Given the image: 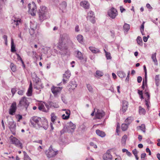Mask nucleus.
Returning a JSON list of instances; mask_svg holds the SVG:
<instances>
[{"label": "nucleus", "instance_id": "f257e3e1", "mask_svg": "<svg viewBox=\"0 0 160 160\" xmlns=\"http://www.w3.org/2000/svg\"><path fill=\"white\" fill-rule=\"evenodd\" d=\"M33 79V85L34 88L37 90H39L43 88L40 79L37 76L35 78Z\"/></svg>", "mask_w": 160, "mask_h": 160}, {"label": "nucleus", "instance_id": "f03ea898", "mask_svg": "<svg viewBox=\"0 0 160 160\" xmlns=\"http://www.w3.org/2000/svg\"><path fill=\"white\" fill-rule=\"evenodd\" d=\"M27 98L25 97H23L19 101L18 105V107H23L26 108V110L29 104V102L27 100Z\"/></svg>", "mask_w": 160, "mask_h": 160}, {"label": "nucleus", "instance_id": "7ed1b4c3", "mask_svg": "<svg viewBox=\"0 0 160 160\" xmlns=\"http://www.w3.org/2000/svg\"><path fill=\"white\" fill-rule=\"evenodd\" d=\"M59 39L66 42H67L71 45V46H73V43L70 40L68 35L66 33H63L61 35Z\"/></svg>", "mask_w": 160, "mask_h": 160}, {"label": "nucleus", "instance_id": "20e7f679", "mask_svg": "<svg viewBox=\"0 0 160 160\" xmlns=\"http://www.w3.org/2000/svg\"><path fill=\"white\" fill-rule=\"evenodd\" d=\"M40 118H41L38 117L37 116H33L31 118L30 120V122L32 126L36 128H38V124H39Z\"/></svg>", "mask_w": 160, "mask_h": 160}, {"label": "nucleus", "instance_id": "39448f33", "mask_svg": "<svg viewBox=\"0 0 160 160\" xmlns=\"http://www.w3.org/2000/svg\"><path fill=\"white\" fill-rule=\"evenodd\" d=\"M39 119L41 123L38 124V127H42L44 129L47 130L48 128V122L47 119L44 117H42Z\"/></svg>", "mask_w": 160, "mask_h": 160}, {"label": "nucleus", "instance_id": "423d86ee", "mask_svg": "<svg viewBox=\"0 0 160 160\" xmlns=\"http://www.w3.org/2000/svg\"><path fill=\"white\" fill-rule=\"evenodd\" d=\"M11 141L12 144H15L16 146H18L20 148H22V144L19 140L15 137L11 135L10 137Z\"/></svg>", "mask_w": 160, "mask_h": 160}, {"label": "nucleus", "instance_id": "0eeeda50", "mask_svg": "<svg viewBox=\"0 0 160 160\" xmlns=\"http://www.w3.org/2000/svg\"><path fill=\"white\" fill-rule=\"evenodd\" d=\"M58 153V151H54L52 148V145H51L48 149V151H46L45 153L48 158H51L55 156Z\"/></svg>", "mask_w": 160, "mask_h": 160}, {"label": "nucleus", "instance_id": "6e6552de", "mask_svg": "<svg viewBox=\"0 0 160 160\" xmlns=\"http://www.w3.org/2000/svg\"><path fill=\"white\" fill-rule=\"evenodd\" d=\"M108 15L112 19H114L118 15V12L116 9L112 8L108 12Z\"/></svg>", "mask_w": 160, "mask_h": 160}, {"label": "nucleus", "instance_id": "1a4fd4ad", "mask_svg": "<svg viewBox=\"0 0 160 160\" xmlns=\"http://www.w3.org/2000/svg\"><path fill=\"white\" fill-rule=\"evenodd\" d=\"M8 125L9 126V129L12 132V134L14 135H15V132L16 129V123L12 120L11 121L9 122Z\"/></svg>", "mask_w": 160, "mask_h": 160}, {"label": "nucleus", "instance_id": "9d476101", "mask_svg": "<svg viewBox=\"0 0 160 160\" xmlns=\"http://www.w3.org/2000/svg\"><path fill=\"white\" fill-rule=\"evenodd\" d=\"M97 112H95V117L96 118L101 119L105 115V113L102 110L100 111L98 109H97Z\"/></svg>", "mask_w": 160, "mask_h": 160}, {"label": "nucleus", "instance_id": "9b49d317", "mask_svg": "<svg viewBox=\"0 0 160 160\" xmlns=\"http://www.w3.org/2000/svg\"><path fill=\"white\" fill-rule=\"evenodd\" d=\"M71 76L70 71L67 70L66 71L65 73L63 74V82L64 84L66 83Z\"/></svg>", "mask_w": 160, "mask_h": 160}, {"label": "nucleus", "instance_id": "f8f14e48", "mask_svg": "<svg viewBox=\"0 0 160 160\" xmlns=\"http://www.w3.org/2000/svg\"><path fill=\"white\" fill-rule=\"evenodd\" d=\"M62 89V87H55L53 86L51 88V91L52 93L55 95L58 94Z\"/></svg>", "mask_w": 160, "mask_h": 160}, {"label": "nucleus", "instance_id": "ddd939ff", "mask_svg": "<svg viewBox=\"0 0 160 160\" xmlns=\"http://www.w3.org/2000/svg\"><path fill=\"white\" fill-rule=\"evenodd\" d=\"M66 42L59 39L58 43V48L61 50H62L63 49H66Z\"/></svg>", "mask_w": 160, "mask_h": 160}, {"label": "nucleus", "instance_id": "4468645a", "mask_svg": "<svg viewBox=\"0 0 160 160\" xmlns=\"http://www.w3.org/2000/svg\"><path fill=\"white\" fill-rule=\"evenodd\" d=\"M108 150L106 153H104L103 156V159L104 160H112V155L108 152Z\"/></svg>", "mask_w": 160, "mask_h": 160}, {"label": "nucleus", "instance_id": "2eb2a0df", "mask_svg": "<svg viewBox=\"0 0 160 160\" xmlns=\"http://www.w3.org/2000/svg\"><path fill=\"white\" fill-rule=\"evenodd\" d=\"M69 83L67 86L69 89L73 90L77 87V85L76 83V82L75 81H71Z\"/></svg>", "mask_w": 160, "mask_h": 160}, {"label": "nucleus", "instance_id": "dca6fc26", "mask_svg": "<svg viewBox=\"0 0 160 160\" xmlns=\"http://www.w3.org/2000/svg\"><path fill=\"white\" fill-rule=\"evenodd\" d=\"M80 5L85 9H88L89 8V4L88 2L86 1L81 2L80 3Z\"/></svg>", "mask_w": 160, "mask_h": 160}, {"label": "nucleus", "instance_id": "f3484780", "mask_svg": "<svg viewBox=\"0 0 160 160\" xmlns=\"http://www.w3.org/2000/svg\"><path fill=\"white\" fill-rule=\"evenodd\" d=\"M128 102L126 101L122 102V110L123 113L126 112L128 108Z\"/></svg>", "mask_w": 160, "mask_h": 160}, {"label": "nucleus", "instance_id": "a211bd4d", "mask_svg": "<svg viewBox=\"0 0 160 160\" xmlns=\"http://www.w3.org/2000/svg\"><path fill=\"white\" fill-rule=\"evenodd\" d=\"M38 13H40L41 14L44 13L48 14V9L47 7L44 6H41Z\"/></svg>", "mask_w": 160, "mask_h": 160}, {"label": "nucleus", "instance_id": "6ab92c4d", "mask_svg": "<svg viewBox=\"0 0 160 160\" xmlns=\"http://www.w3.org/2000/svg\"><path fill=\"white\" fill-rule=\"evenodd\" d=\"M38 14L39 17V20L41 22H42L44 19H45L47 18V14L44 13H38Z\"/></svg>", "mask_w": 160, "mask_h": 160}, {"label": "nucleus", "instance_id": "aec40b11", "mask_svg": "<svg viewBox=\"0 0 160 160\" xmlns=\"http://www.w3.org/2000/svg\"><path fill=\"white\" fill-rule=\"evenodd\" d=\"M96 132L98 136L102 138L104 137L106 135V134L104 132L100 131L99 129L97 130L96 131Z\"/></svg>", "mask_w": 160, "mask_h": 160}, {"label": "nucleus", "instance_id": "412c9836", "mask_svg": "<svg viewBox=\"0 0 160 160\" xmlns=\"http://www.w3.org/2000/svg\"><path fill=\"white\" fill-rule=\"evenodd\" d=\"M68 127L69 129H71V132H72L74 131V129H75L76 125L70 121L69 123V125Z\"/></svg>", "mask_w": 160, "mask_h": 160}, {"label": "nucleus", "instance_id": "4be33fe9", "mask_svg": "<svg viewBox=\"0 0 160 160\" xmlns=\"http://www.w3.org/2000/svg\"><path fill=\"white\" fill-rule=\"evenodd\" d=\"M75 52L77 54L76 57L79 59L82 60L83 59L82 53L80 52L78 50H77L75 51Z\"/></svg>", "mask_w": 160, "mask_h": 160}, {"label": "nucleus", "instance_id": "5701e85b", "mask_svg": "<svg viewBox=\"0 0 160 160\" xmlns=\"http://www.w3.org/2000/svg\"><path fill=\"white\" fill-rule=\"evenodd\" d=\"M89 50L93 53H96L100 52V50L92 47H90L89 48Z\"/></svg>", "mask_w": 160, "mask_h": 160}, {"label": "nucleus", "instance_id": "b1692460", "mask_svg": "<svg viewBox=\"0 0 160 160\" xmlns=\"http://www.w3.org/2000/svg\"><path fill=\"white\" fill-rule=\"evenodd\" d=\"M11 51L12 52H14L16 51L15 49V46L13 40L12 38L11 39Z\"/></svg>", "mask_w": 160, "mask_h": 160}, {"label": "nucleus", "instance_id": "393cba45", "mask_svg": "<svg viewBox=\"0 0 160 160\" xmlns=\"http://www.w3.org/2000/svg\"><path fill=\"white\" fill-rule=\"evenodd\" d=\"M156 53L155 52L152 55L151 58L153 61L154 62L155 65H157L158 64V61L156 58Z\"/></svg>", "mask_w": 160, "mask_h": 160}, {"label": "nucleus", "instance_id": "a878e982", "mask_svg": "<svg viewBox=\"0 0 160 160\" xmlns=\"http://www.w3.org/2000/svg\"><path fill=\"white\" fill-rule=\"evenodd\" d=\"M127 138V136L126 134L124 135L122 137L121 141L122 145H125L126 144Z\"/></svg>", "mask_w": 160, "mask_h": 160}, {"label": "nucleus", "instance_id": "bb28decb", "mask_svg": "<svg viewBox=\"0 0 160 160\" xmlns=\"http://www.w3.org/2000/svg\"><path fill=\"white\" fill-rule=\"evenodd\" d=\"M118 76L121 78H124L126 77V74L123 71H119L118 72Z\"/></svg>", "mask_w": 160, "mask_h": 160}, {"label": "nucleus", "instance_id": "cd10ccee", "mask_svg": "<svg viewBox=\"0 0 160 160\" xmlns=\"http://www.w3.org/2000/svg\"><path fill=\"white\" fill-rule=\"evenodd\" d=\"M48 104L50 107H53L55 108H57L58 107V104H56V103H54L51 101L48 102Z\"/></svg>", "mask_w": 160, "mask_h": 160}, {"label": "nucleus", "instance_id": "c85d7f7f", "mask_svg": "<svg viewBox=\"0 0 160 160\" xmlns=\"http://www.w3.org/2000/svg\"><path fill=\"white\" fill-rule=\"evenodd\" d=\"M139 108V114L145 115L146 113L145 109L144 108H142L141 106H140Z\"/></svg>", "mask_w": 160, "mask_h": 160}, {"label": "nucleus", "instance_id": "c756f323", "mask_svg": "<svg viewBox=\"0 0 160 160\" xmlns=\"http://www.w3.org/2000/svg\"><path fill=\"white\" fill-rule=\"evenodd\" d=\"M128 125L127 123H122L121 125V128L122 131H126L128 128Z\"/></svg>", "mask_w": 160, "mask_h": 160}, {"label": "nucleus", "instance_id": "7c9ffc66", "mask_svg": "<svg viewBox=\"0 0 160 160\" xmlns=\"http://www.w3.org/2000/svg\"><path fill=\"white\" fill-rule=\"evenodd\" d=\"M103 75V73L102 72L99 71L97 70L96 72V75H95V76L96 77H102Z\"/></svg>", "mask_w": 160, "mask_h": 160}, {"label": "nucleus", "instance_id": "2f4dec72", "mask_svg": "<svg viewBox=\"0 0 160 160\" xmlns=\"http://www.w3.org/2000/svg\"><path fill=\"white\" fill-rule=\"evenodd\" d=\"M133 120V118L130 117L127 118L125 120V122L128 125H129Z\"/></svg>", "mask_w": 160, "mask_h": 160}, {"label": "nucleus", "instance_id": "473e14b6", "mask_svg": "<svg viewBox=\"0 0 160 160\" xmlns=\"http://www.w3.org/2000/svg\"><path fill=\"white\" fill-rule=\"evenodd\" d=\"M137 41L138 44L141 46L142 45V41L141 38L140 36H138L137 39Z\"/></svg>", "mask_w": 160, "mask_h": 160}, {"label": "nucleus", "instance_id": "72a5a7b5", "mask_svg": "<svg viewBox=\"0 0 160 160\" xmlns=\"http://www.w3.org/2000/svg\"><path fill=\"white\" fill-rule=\"evenodd\" d=\"M37 26V24L36 22H34L31 23L30 25V28L33 29V30H36Z\"/></svg>", "mask_w": 160, "mask_h": 160}, {"label": "nucleus", "instance_id": "f704fd0d", "mask_svg": "<svg viewBox=\"0 0 160 160\" xmlns=\"http://www.w3.org/2000/svg\"><path fill=\"white\" fill-rule=\"evenodd\" d=\"M77 39L78 41L80 43H82L83 42V36L81 35H78L77 36Z\"/></svg>", "mask_w": 160, "mask_h": 160}, {"label": "nucleus", "instance_id": "c9c22d12", "mask_svg": "<svg viewBox=\"0 0 160 160\" xmlns=\"http://www.w3.org/2000/svg\"><path fill=\"white\" fill-rule=\"evenodd\" d=\"M94 16H95L94 12L92 11H90L88 13V15L87 17V18H92V17Z\"/></svg>", "mask_w": 160, "mask_h": 160}, {"label": "nucleus", "instance_id": "e433bc0d", "mask_svg": "<svg viewBox=\"0 0 160 160\" xmlns=\"http://www.w3.org/2000/svg\"><path fill=\"white\" fill-rule=\"evenodd\" d=\"M130 27L129 24L125 23L123 26V28L125 31H128L130 29Z\"/></svg>", "mask_w": 160, "mask_h": 160}, {"label": "nucleus", "instance_id": "4c0bfd02", "mask_svg": "<svg viewBox=\"0 0 160 160\" xmlns=\"http://www.w3.org/2000/svg\"><path fill=\"white\" fill-rule=\"evenodd\" d=\"M38 109L40 111H42L43 112H46V110H45V108L42 104L39 105L38 107Z\"/></svg>", "mask_w": 160, "mask_h": 160}, {"label": "nucleus", "instance_id": "58836bf2", "mask_svg": "<svg viewBox=\"0 0 160 160\" xmlns=\"http://www.w3.org/2000/svg\"><path fill=\"white\" fill-rule=\"evenodd\" d=\"M12 71L13 72H15L16 70V66L13 63H11L10 65Z\"/></svg>", "mask_w": 160, "mask_h": 160}, {"label": "nucleus", "instance_id": "ea45409f", "mask_svg": "<svg viewBox=\"0 0 160 160\" xmlns=\"http://www.w3.org/2000/svg\"><path fill=\"white\" fill-rule=\"evenodd\" d=\"M140 129L144 133L146 132V128L144 124H142L140 126H139Z\"/></svg>", "mask_w": 160, "mask_h": 160}, {"label": "nucleus", "instance_id": "a19ab883", "mask_svg": "<svg viewBox=\"0 0 160 160\" xmlns=\"http://www.w3.org/2000/svg\"><path fill=\"white\" fill-rule=\"evenodd\" d=\"M86 85L87 88L89 92H93V89L91 85L89 84H87Z\"/></svg>", "mask_w": 160, "mask_h": 160}, {"label": "nucleus", "instance_id": "79ce46f5", "mask_svg": "<svg viewBox=\"0 0 160 160\" xmlns=\"http://www.w3.org/2000/svg\"><path fill=\"white\" fill-rule=\"evenodd\" d=\"M23 153L24 155V160H32L25 152L24 151Z\"/></svg>", "mask_w": 160, "mask_h": 160}, {"label": "nucleus", "instance_id": "37998d69", "mask_svg": "<svg viewBox=\"0 0 160 160\" xmlns=\"http://www.w3.org/2000/svg\"><path fill=\"white\" fill-rule=\"evenodd\" d=\"M32 5L33 6V7L30 10L31 13V14H32V12H33L34 14V11L36 9V6L35 5V4L34 2H32Z\"/></svg>", "mask_w": 160, "mask_h": 160}, {"label": "nucleus", "instance_id": "c03bdc74", "mask_svg": "<svg viewBox=\"0 0 160 160\" xmlns=\"http://www.w3.org/2000/svg\"><path fill=\"white\" fill-rule=\"evenodd\" d=\"M56 118V116L54 113H52L51 114V121L53 123H54Z\"/></svg>", "mask_w": 160, "mask_h": 160}, {"label": "nucleus", "instance_id": "a18cd8bd", "mask_svg": "<svg viewBox=\"0 0 160 160\" xmlns=\"http://www.w3.org/2000/svg\"><path fill=\"white\" fill-rule=\"evenodd\" d=\"M61 6L62 9H66L67 6L66 2L65 1L62 2L61 4Z\"/></svg>", "mask_w": 160, "mask_h": 160}, {"label": "nucleus", "instance_id": "49530a36", "mask_svg": "<svg viewBox=\"0 0 160 160\" xmlns=\"http://www.w3.org/2000/svg\"><path fill=\"white\" fill-rule=\"evenodd\" d=\"M32 89L28 88L26 94L28 96H31L32 95Z\"/></svg>", "mask_w": 160, "mask_h": 160}, {"label": "nucleus", "instance_id": "de8ad7c7", "mask_svg": "<svg viewBox=\"0 0 160 160\" xmlns=\"http://www.w3.org/2000/svg\"><path fill=\"white\" fill-rule=\"evenodd\" d=\"M10 108H11L15 110H16V104L15 102H14L12 104Z\"/></svg>", "mask_w": 160, "mask_h": 160}, {"label": "nucleus", "instance_id": "09e8293b", "mask_svg": "<svg viewBox=\"0 0 160 160\" xmlns=\"http://www.w3.org/2000/svg\"><path fill=\"white\" fill-rule=\"evenodd\" d=\"M91 18H87V19L88 20H89L90 22H91L92 23L94 24L95 23L96 21L95 20V17H92Z\"/></svg>", "mask_w": 160, "mask_h": 160}, {"label": "nucleus", "instance_id": "8fccbe9b", "mask_svg": "<svg viewBox=\"0 0 160 160\" xmlns=\"http://www.w3.org/2000/svg\"><path fill=\"white\" fill-rule=\"evenodd\" d=\"M16 111V110L10 108L9 110V114L11 115H13Z\"/></svg>", "mask_w": 160, "mask_h": 160}, {"label": "nucleus", "instance_id": "3c124183", "mask_svg": "<svg viewBox=\"0 0 160 160\" xmlns=\"http://www.w3.org/2000/svg\"><path fill=\"white\" fill-rule=\"evenodd\" d=\"M105 55L107 59H111L112 58V57L111 56V54L110 53L108 52H106Z\"/></svg>", "mask_w": 160, "mask_h": 160}, {"label": "nucleus", "instance_id": "603ef678", "mask_svg": "<svg viewBox=\"0 0 160 160\" xmlns=\"http://www.w3.org/2000/svg\"><path fill=\"white\" fill-rule=\"evenodd\" d=\"M144 23L145 22H143L140 27V31L142 33V32H143L144 31Z\"/></svg>", "mask_w": 160, "mask_h": 160}, {"label": "nucleus", "instance_id": "864d4df0", "mask_svg": "<svg viewBox=\"0 0 160 160\" xmlns=\"http://www.w3.org/2000/svg\"><path fill=\"white\" fill-rule=\"evenodd\" d=\"M35 30H33V29H32L31 28L29 29V33L31 36H33L34 35V34L35 33Z\"/></svg>", "mask_w": 160, "mask_h": 160}, {"label": "nucleus", "instance_id": "5fc2aeb1", "mask_svg": "<svg viewBox=\"0 0 160 160\" xmlns=\"http://www.w3.org/2000/svg\"><path fill=\"white\" fill-rule=\"evenodd\" d=\"M12 23H14V24L16 26L18 25H19V23H20V21L19 20H13L12 21Z\"/></svg>", "mask_w": 160, "mask_h": 160}, {"label": "nucleus", "instance_id": "6e6d98bb", "mask_svg": "<svg viewBox=\"0 0 160 160\" xmlns=\"http://www.w3.org/2000/svg\"><path fill=\"white\" fill-rule=\"evenodd\" d=\"M145 105L147 106V107L148 109L149 110V103H150L149 100H148V99H145Z\"/></svg>", "mask_w": 160, "mask_h": 160}, {"label": "nucleus", "instance_id": "4d7b16f0", "mask_svg": "<svg viewBox=\"0 0 160 160\" xmlns=\"http://www.w3.org/2000/svg\"><path fill=\"white\" fill-rule=\"evenodd\" d=\"M69 117V115H65V114H63L62 116V118L64 120H67Z\"/></svg>", "mask_w": 160, "mask_h": 160}, {"label": "nucleus", "instance_id": "13d9d810", "mask_svg": "<svg viewBox=\"0 0 160 160\" xmlns=\"http://www.w3.org/2000/svg\"><path fill=\"white\" fill-rule=\"evenodd\" d=\"M146 156V154L144 153L141 154V158L142 159V160H145L144 159L145 157Z\"/></svg>", "mask_w": 160, "mask_h": 160}, {"label": "nucleus", "instance_id": "bf43d9fd", "mask_svg": "<svg viewBox=\"0 0 160 160\" xmlns=\"http://www.w3.org/2000/svg\"><path fill=\"white\" fill-rule=\"evenodd\" d=\"M6 1V0H0V8H2V7L4 4V1Z\"/></svg>", "mask_w": 160, "mask_h": 160}, {"label": "nucleus", "instance_id": "052dcab7", "mask_svg": "<svg viewBox=\"0 0 160 160\" xmlns=\"http://www.w3.org/2000/svg\"><path fill=\"white\" fill-rule=\"evenodd\" d=\"M142 80V78L141 76H138L137 78V81L138 83H140Z\"/></svg>", "mask_w": 160, "mask_h": 160}, {"label": "nucleus", "instance_id": "680f3d73", "mask_svg": "<svg viewBox=\"0 0 160 160\" xmlns=\"http://www.w3.org/2000/svg\"><path fill=\"white\" fill-rule=\"evenodd\" d=\"M90 145L91 146H93L95 148H97V145L94 144L93 142H91L90 143Z\"/></svg>", "mask_w": 160, "mask_h": 160}, {"label": "nucleus", "instance_id": "e2e57ef3", "mask_svg": "<svg viewBox=\"0 0 160 160\" xmlns=\"http://www.w3.org/2000/svg\"><path fill=\"white\" fill-rule=\"evenodd\" d=\"M81 129L82 131H85L87 130V128L86 126H85L84 125H81Z\"/></svg>", "mask_w": 160, "mask_h": 160}, {"label": "nucleus", "instance_id": "0e129e2a", "mask_svg": "<svg viewBox=\"0 0 160 160\" xmlns=\"http://www.w3.org/2000/svg\"><path fill=\"white\" fill-rule=\"evenodd\" d=\"M17 90L16 88H13L11 89V92L13 95L15 93Z\"/></svg>", "mask_w": 160, "mask_h": 160}, {"label": "nucleus", "instance_id": "69168bd1", "mask_svg": "<svg viewBox=\"0 0 160 160\" xmlns=\"http://www.w3.org/2000/svg\"><path fill=\"white\" fill-rule=\"evenodd\" d=\"M145 94L147 96V99L148 100H150V95L149 92H146L145 93Z\"/></svg>", "mask_w": 160, "mask_h": 160}, {"label": "nucleus", "instance_id": "338daca9", "mask_svg": "<svg viewBox=\"0 0 160 160\" xmlns=\"http://www.w3.org/2000/svg\"><path fill=\"white\" fill-rule=\"evenodd\" d=\"M132 153L134 155V156H136V155L138 154V152L136 149H133L132 151Z\"/></svg>", "mask_w": 160, "mask_h": 160}, {"label": "nucleus", "instance_id": "774afa93", "mask_svg": "<svg viewBox=\"0 0 160 160\" xmlns=\"http://www.w3.org/2000/svg\"><path fill=\"white\" fill-rule=\"evenodd\" d=\"M16 54L17 56V59L18 61L20 60L21 61L22 60L21 56L19 55L18 54L16 53Z\"/></svg>", "mask_w": 160, "mask_h": 160}]
</instances>
